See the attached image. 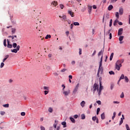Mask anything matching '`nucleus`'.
<instances>
[{
	"instance_id": "6ab92c4d",
	"label": "nucleus",
	"mask_w": 130,
	"mask_h": 130,
	"mask_svg": "<svg viewBox=\"0 0 130 130\" xmlns=\"http://www.w3.org/2000/svg\"><path fill=\"white\" fill-rule=\"evenodd\" d=\"M112 9H113V6H112V5H110L108 8V11H111V10H112Z\"/></svg>"
},
{
	"instance_id": "79ce46f5",
	"label": "nucleus",
	"mask_w": 130,
	"mask_h": 130,
	"mask_svg": "<svg viewBox=\"0 0 130 130\" xmlns=\"http://www.w3.org/2000/svg\"><path fill=\"white\" fill-rule=\"evenodd\" d=\"M120 98H124V93L123 92H122L121 95H120Z\"/></svg>"
},
{
	"instance_id": "e433bc0d",
	"label": "nucleus",
	"mask_w": 130,
	"mask_h": 130,
	"mask_svg": "<svg viewBox=\"0 0 130 130\" xmlns=\"http://www.w3.org/2000/svg\"><path fill=\"white\" fill-rule=\"evenodd\" d=\"M15 33H16V29L12 28V34H15Z\"/></svg>"
},
{
	"instance_id": "bf43d9fd",
	"label": "nucleus",
	"mask_w": 130,
	"mask_h": 130,
	"mask_svg": "<svg viewBox=\"0 0 130 130\" xmlns=\"http://www.w3.org/2000/svg\"><path fill=\"white\" fill-rule=\"evenodd\" d=\"M96 54V50H94L92 54L91 55V56H94Z\"/></svg>"
},
{
	"instance_id": "052dcab7",
	"label": "nucleus",
	"mask_w": 130,
	"mask_h": 130,
	"mask_svg": "<svg viewBox=\"0 0 130 130\" xmlns=\"http://www.w3.org/2000/svg\"><path fill=\"white\" fill-rule=\"evenodd\" d=\"M109 36V39H111L112 38V34L111 33H110Z\"/></svg>"
},
{
	"instance_id": "e2e57ef3",
	"label": "nucleus",
	"mask_w": 130,
	"mask_h": 130,
	"mask_svg": "<svg viewBox=\"0 0 130 130\" xmlns=\"http://www.w3.org/2000/svg\"><path fill=\"white\" fill-rule=\"evenodd\" d=\"M114 87V85L112 84V85H111V90H113Z\"/></svg>"
},
{
	"instance_id": "6e6552de",
	"label": "nucleus",
	"mask_w": 130,
	"mask_h": 130,
	"mask_svg": "<svg viewBox=\"0 0 130 130\" xmlns=\"http://www.w3.org/2000/svg\"><path fill=\"white\" fill-rule=\"evenodd\" d=\"M7 47L8 48H12V47H13V45L10 44L9 39H7Z\"/></svg>"
},
{
	"instance_id": "9d476101",
	"label": "nucleus",
	"mask_w": 130,
	"mask_h": 130,
	"mask_svg": "<svg viewBox=\"0 0 130 130\" xmlns=\"http://www.w3.org/2000/svg\"><path fill=\"white\" fill-rule=\"evenodd\" d=\"M68 14L69 15H70V16L72 17H75V15H74V12H73L71 10H69L68 11Z\"/></svg>"
},
{
	"instance_id": "f03ea898",
	"label": "nucleus",
	"mask_w": 130,
	"mask_h": 130,
	"mask_svg": "<svg viewBox=\"0 0 130 130\" xmlns=\"http://www.w3.org/2000/svg\"><path fill=\"white\" fill-rule=\"evenodd\" d=\"M103 90V87L102 86V84H101V82L100 83V89H98V92L99 94V96H100L101 95V92Z\"/></svg>"
},
{
	"instance_id": "680f3d73",
	"label": "nucleus",
	"mask_w": 130,
	"mask_h": 130,
	"mask_svg": "<svg viewBox=\"0 0 130 130\" xmlns=\"http://www.w3.org/2000/svg\"><path fill=\"white\" fill-rule=\"evenodd\" d=\"M41 130H45V128L43 126H41Z\"/></svg>"
},
{
	"instance_id": "aec40b11",
	"label": "nucleus",
	"mask_w": 130,
	"mask_h": 130,
	"mask_svg": "<svg viewBox=\"0 0 130 130\" xmlns=\"http://www.w3.org/2000/svg\"><path fill=\"white\" fill-rule=\"evenodd\" d=\"M51 5H53V6H54V7H56V6H57V2L54 1L52 2Z\"/></svg>"
},
{
	"instance_id": "f3484780",
	"label": "nucleus",
	"mask_w": 130,
	"mask_h": 130,
	"mask_svg": "<svg viewBox=\"0 0 130 130\" xmlns=\"http://www.w3.org/2000/svg\"><path fill=\"white\" fill-rule=\"evenodd\" d=\"M103 60V55L102 56L101 58V60L100 62V67H102V61Z\"/></svg>"
},
{
	"instance_id": "cd10ccee",
	"label": "nucleus",
	"mask_w": 130,
	"mask_h": 130,
	"mask_svg": "<svg viewBox=\"0 0 130 130\" xmlns=\"http://www.w3.org/2000/svg\"><path fill=\"white\" fill-rule=\"evenodd\" d=\"M73 25H74V26H80V23L78 22H74Z\"/></svg>"
},
{
	"instance_id": "1a4fd4ad",
	"label": "nucleus",
	"mask_w": 130,
	"mask_h": 130,
	"mask_svg": "<svg viewBox=\"0 0 130 130\" xmlns=\"http://www.w3.org/2000/svg\"><path fill=\"white\" fill-rule=\"evenodd\" d=\"M70 93H71L70 90H68V91H64L63 92V94H64L65 95V96H68V95H69V94H70Z\"/></svg>"
},
{
	"instance_id": "bb28decb",
	"label": "nucleus",
	"mask_w": 130,
	"mask_h": 130,
	"mask_svg": "<svg viewBox=\"0 0 130 130\" xmlns=\"http://www.w3.org/2000/svg\"><path fill=\"white\" fill-rule=\"evenodd\" d=\"M12 46L14 48H16V47L17 48V47H18V46H17V43H14L12 45Z\"/></svg>"
},
{
	"instance_id": "20e7f679",
	"label": "nucleus",
	"mask_w": 130,
	"mask_h": 130,
	"mask_svg": "<svg viewBox=\"0 0 130 130\" xmlns=\"http://www.w3.org/2000/svg\"><path fill=\"white\" fill-rule=\"evenodd\" d=\"M20 50V45H18L16 49H14L11 50L12 52H14V53H17L18 51Z\"/></svg>"
},
{
	"instance_id": "393cba45",
	"label": "nucleus",
	"mask_w": 130,
	"mask_h": 130,
	"mask_svg": "<svg viewBox=\"0 0 130 130\" xmlns=\"http://www.w3.org/2000/svg\"><path fill=\"white\" fill-rule=\"evenodd\" d=\"M62 125H63V127H67V123L64 121L61 123Z\"/></svg>"
},
{
	"instance_id": "c85d7f7f",
	"label": "nucleus",
	"mask_w": 130,
	"mask_h": 130,
	"mask_svg": "<svg viewBox=\"0 0 130 130\" xmlns=\"http://www.w3.org/2000/svg\"><path fill=\"white\" fill-rule=\"evenodd\" d=\"M77 91H78V89L75 88L73 91V94H76V93H77Z\"/></svg>"
},
{
	"instance_id": "f704fd0d",
	"label": "nucleus",
	"mask_w": 130,
	"mask_h": 130,
	"mask_svg": "<svg viewBox=\"0 0 130 130\" xmlns=\"http://www.w3.org/2000/svg\"><path fill=\"white\" fill-rule=\"evenodd\" d=\"M116 23H118V20L117 19H116L114 23H113V25L114 26H116Z\"/></svg>"
},
{
	"instance_id": "ddd939ff",
	"label": "nucleus",
	"mask_w": 130,
	"mask_h": 130,
	"mask_svg": "<svg viewBox=\"0 0 130 130\" xmlns=\"http://www.w3.org/2000/svg\"><path fill=\"white\" fill-rule=\"evenodd\" d=\"M103 52H104V49L103 50H101L98 53V56H100V55H103Z\"/></svg>"
},
{
	"instance_id": "864d4df0",
	"label": "nucleus",
	"mask_w": 130,
	"mask_h": 130,
	"mask_svg": "<svg viewBox=\"0 0 130 130\" xmlns=\"http://www.w3.org/2000/svg\"><path fill=\"white\" fill-rule=\"evenodd\" d=\"M1 115H5V114H6V112L4 111H1Z\"/></svg>"
},
{
	"instance_id": "5701e85b",
	"label": "nucleus",
	"mask_w": 130,
	"mask_h": 130,
	"mask_svg": "<svg viewBox=\"0 0 130 130\" xmlns=\"http://www.w3.org/2000/svg\"><path fill=\"white\" fill-rule=\"evenodd\" d=\"M70 120L73 123H75V122H76V120H75V119L74 118H73V117H70Z\"/></svg>"
},
{
	"instance_id": "a19ab883",
	"label": "nucleus",
	"mask_w": 130,
	"mask_h": 130,
	"mask_svg": "<svg viewBox=\"0 0 130 130\" xmlns=\"http://www.w3.org/2000/svg\"><path fill=\"white\" fill-rule=\"evenodd\" d=\"M100 111V108H98L96 110V114L98 115L99 114V112Z\"/></svg>"
},
{
	"instance_id": "4468645a",
	"label": "nucleus",
	"mask_w": 130,
	"mask_h": 130,
	"mask_svg": "<svg viewBox=\"0 0 130 130\" xmlns=\"http://www.w3.org/2000/svg\"><path fill=\"white\" fill-rule=\"evenodd\" d=\"M58 123V121L55 120V123L53 124V127H54V128H56V126Z\"/></svg>"
},
{
	"instance_id": "3c124183",
	"label": "nucleus",
	"mask_w": 130,
	"mask_h": 130,
	"mask_svg": "<svg viewBox=\"0 0 130 130\" xmlns=\"http://www.w3.org/2000/svg\"><path fill=\"white\" fill-rule=\"evenodd\" d=\"M109 26H110V27H111V26H112V19H111L110 21Z\"/></svg>"
},
{
	"instance_id": "de8ad7c7",
	"label": "nucleus",
	"mask_w": 130,
	"mask_h": 130,
	"mask_svg": "<svg viewBox=\"0 0 130 130\" xmlns=\"http://www.w3.org/2000/svg\"><path fill=\"white\" fill-rule=\"evenodd\" d=\"M21 116H25V115H26V113L24 112H22L21 113Z\"/></svg>"
},
{
	"instance_id": "72a5a7b5",
	"label": "nucleus",
	"mask_w": 130,
	"mask_h": 130,
	"mask_svg": "<svg viewBox=\"0 0 130 130\" xmlns=\"http://www.w3.org/2000/svg\"><path fill=\"white\" fill-rule=\"evenodd\" d=\"M48 111L50 112V113H52L53 111V109H52V108H49L48 109Z\"/></svg>"
},
{
	"instance_id": "49530a36",
	"label": "nucleus",
	"mask_w": 130,
	"mask_h": 130,
	"mask_svg": "<svg viewBox=\"0 0 130 130\" xmlns=\"http://www.w3.org/2000/svg\"><path fill=\"white\" fill-rule=\"evenodd\" d=\"M49 89V87H47V86L44 87V90H47V91H48Z\"/></svg>"
},
{
	"instance_id": "09e8293b",
	"label": "nucleus",
	"mask_w": 130,
	"mask_h": 130,
	"mask_svg": "<svg viewBox=\"0 0 130 130\" xmlns=\"http://www.w3.org/2000/svg\"><path fill=\"white\" fill-rule=\"evenodd\" d=\"M79 87H80V83H78L76 86L75 88L78 89Z\"/></svg>"
},
{
	"instance_id": "4c0bfd02",
	"label": "nucleus",
	"mask_w": 130,
	"mask_h": 130,
	"mask_svg": "<svg viewBox=\"0 0 130 130\" xmlns=\"http://www.w3.org/2000/svg\"><path fill=\"white\" fill-rule=\"evenodd\" d=\"M86 118V116H85V114H83L81 115V119H85Z\"/></svg>"
},
{
	"instance_id": "2eb2a0df",
	"label": "nucleus",
	"mask_w": 130,
	"mask_h": 130,
	"mask_svg": "<svg viewBox=\"0 0 130 130\" xmlns=\"http://www.w3.org/2000/svg\"><path fill=\"white\" fill-rule=\"evenodd\" d=\"M120 68H121V66L116 64V66H115L116 70H117V71H120Z\"/></svg>"
},
{
	"instance_id": "c9c22d12",
	"label": "nucleus",
	"mask_w": 130,
	"mask_h": 130,
	"mask_svg": "<svg viewBox=\"0 0 130 130\" xmlns=\"http://www.w3.org/2000/svg\"><path fill=\"white\" fill-rule=\"evenodd\" d=\"M115 115H116V113H115V112H114L113 116L112 117V119H113H113H114V118H115Z\"/></svg>"
},
{
	"instance_id": "423d86ee",
	"label": "nucleus",
	"mask_w": 130,
	"mask_h": 130,
	"mask_svg": "<svg viewBox=\"0 0 130 130\" xmlns=\"http://www.w3.org/2000/svg\"><path fill=\"white\" fill-rule=\"evenodd\" d=\"M123 31V29L122 28H119L118 31V36H120L122 35V31Z\"/></svg>"
},
{
	"instance_id": "37998d69",
	"label": "nucleus",
	"mask_w": 130,
	"mask_h": 130,
	"mask_svg": "<svg viewBox=\"0 0 130 130\" xmlns=\"http://www.w3.org/2000/svg\"><path fill=\"white\" fill-rule=\"evenodd\" d=\"M4 66H5V63L4 62H2L1 64L0 68L1 69H2V68H4Z\"/></svg>"
},
{
	"instance_id": "13d9d810",
	"label": "nucleus",
	"mask_w": 130,
	"mask_h": 130,
	"mask_svg": "<svg viewBox=\"0 0 130 130\" xmlns=\"http://www.w3.org/2000/svg\"><path fill=\"white\" fill-rule=\"evenodd\" d=\"M113 103H114V104H119V102L114 101Z\"/></svg>"
},
{
	"instance_id": "5fc2aeb1",
	"label": "nucleus",
	"mask_w": 130,
	"mask_h": 130,
	"mask_svg": "<svg viewBox=\"0 0 130 130\" xmlns=\"http://www.w3.org/2000/svg\"><path fill=\"white\" fill-rule=\"evenodd\" d=\"M96 103L99 104V105H101V101H97Z\"/></svg>"
},
{
	"instance_id": "6e6d98bb",
	"label": "nucleus",
	"mask_w": 130,
	"mask_h": 130,
	"mask_svg": "<svg viewBox=\"0 0 130 130\" xmlns=\"http://www.w3.org/2000/svg\"><path fill=\"white\" fill-rule=\"evenodd\" d=\"M64 7V6H63V5H62V4L60 5V8L61 9V10H62V9H63Z\"/></svg>"
},
{
	"instance_id": "2f4dec72",
	"label": "nucleus",
	"mask_w": 130,
	"mask_h": 130,
	"mask_svg": "<svg viewBox=\"0 0 130 130\" xmlns=\"http://www.w3.org/2000/svg\"><path fill=\"white\" fill-rule=\"evenodd\" d=\"M4 45L5 47H7V40L5 39L4 40Z\"/></svg>"
},
{
	"instance_id": "7c9ffc66",
	"label": "nucleus",
	"mask_w": 130,
	"mask_h": 130,
	"mask_svg": "<svg viewBox=\"0 0 130 130\" xmlns=\"http://www.w3.org/2000/svg\"><path fill=\"white\" fill-rule=\"evenodd\" d=\"M113 55H114V53H112L110 57V60H112V58H113Z\"/></svg>"
},
{
	"instance_id": "c03bdc74",
	"label": "nucleus",
	"mask_w": 130,
	"mask_h": 130,
	"mask_svg": "<svg viewBox=\"0 0 130 130\" xmlns=\"http://www.w3.org/2000/svg\"><path fill=\"white\" fill-rule=\"evenodd\" d=\"M125 127H126V128L127 130H130L129 126H128V125L127 124H126L125 125Z\"/></svg>"
},
{
	"instance_id": "a18cd8bd",
	"label": "nucleus",
	"mask_w": 130,
	"mask_h": 130,
	"mask_svg": "<svg viewBox=\"0 0 130 130\" xmlns=\"http://www.w3.org/2000/svg\"><path fill=\"white\" fill-rule=\"evenodd\" d=\"M109 74H110V75H115L114 72L111 71L109 72Z\"/></svg>"
},
{
	"instance_id": "774afa93",
	"label": "nucleus",
	"mask_w": 130,
	"mask_h": 130,
	"mask_svg": "<svg viewBox=\"0 0 130 130\" xmlns=\"http://www.w3.org/2000/svg\"><path fill=\"white\" fill-rule=\"evenodd\" d=\"M128 24L130 25V15H129V18H128Z\"/></svg>"
},
{
	"instance_id": "b1692460",
	"label": "nucleus",
	"mask_w": 130,
	"mask_h": 130,
	"mask_svg": "<svg viewBox=\"0 0 130 130\" xmlns=\"http://www.w3.org/2000/svg\"><path fill=\"white\" fill-rule=\"evenodd\" d=\"M102 71H103V68H102V66L100 67V64L98 72H102Z\"/></svg>"
},
{
	"instance_id": "473e14b6",
	"label": "nucleus",
	"mask_w": 130,
	"mask_h": 130,
	"mask_svg": "<svg viewBox=\"0 0 130 130\" xmlns=\"http://www.w3.org/2000/svg\"><path fill=\"white\" fill-rule=\"evenodd\" d=\"M124 37L123 36H120L119 37V41H122L123 40V38H124Z\"/></svg>"
},
{
	"instance_id": "603ef678",
	"label": "nucleus",
	"mask_w": 130,
	"mask_h": 130,
	"mask_svg": "<svg viewBox=\"0 0 130 130\" xmlns=\"http://www.w3.org/2000/svg\"><path fill=\"white\" fill-rule=\"evenodd\" d=\"M119 60V61H120L121 64L123 63V61H124V59H122L121 60Z\"/></svg>"
},
{
	"instance_id": "dca6fc26",
	"label": "nucleus",
	"mask_w": 130,
	"mask_h": 130,
	"mask_svg": "<svg viewBox=\"0 0 130 130\" xmlns=\"http://www.w3.org/2000/svg\"><path fill=\"white\" fill-rule=\"evenodd\" d=\"M85 104H86V102L85 101H83L81 103L80 105L82 107H85Z\"/></svg>"
},
{
	"instance_id": "4d7b16f0",
	"label": "nucleus",
	"mask_w": 130,
	"mask_h": 130,
	"mask_svg": "<svg viewBox=\"0 0 130 130\" xmlns=\"http://www.w3.org/2000/svg\"><path fill=\"white\" fill-rule=\"evenodd\" d=\"M79 54L80 55H81V54H82V49L79 48Z\"/></svg>"
},
{
	"instance_id": "ea45409f",
	"label": "nucleus",
	"mask_w": 130,
	"mask_h": 130,
	"mask_svg": "<svg viewBox=\"0 0 130 130\" xmlns=\"http://www.w3.org/2000/svg\"><path fill=\"white\" fill-rule=\"evenodd\" d=\"M3 107H5L6 108H8L9 107V104L3 105Z\"/></svg>"
},
{
	"instance_id": "338daca9",
	"label": "nucleus",
	"mask_w": 130,
	"mask_h": 130,
	"mask_svg": "<svg viewBox=\"0 0 130 130\" xmlns=\"http://www.w3.org/2000/svg\"><path fill=\"white\" fill-rule=\"evenodd\" d=\"M118 24H119L120 26H122V22H118Z\"/></svg>"
},
{
	"instance_id": "a211bd4d",
	"label": "nucleus",
	"mask_w": 130,
	"mask_h": 130,
	"mask_svg": "<svg viewBox=\"0 0 130 130\" xmlns=\"http://www.w3.org/2000/svg\"><path fill=\"white\" fill-rule=\"evenodd\" d=\"M101 117L102 119H105V114H104V113H102L101 115Z\"/></svg>"
},
{
	"instance_id": "f8f14e48",
	"label": "nucleus",
	"mask_w": 130,
	"mask_h": 130,
	"mask_svg": "<svg viewBox=\"0 0 130 130\" xmlns=\"http://www.w3.org/2000/svg\"><path fill=\"white\" fill-rule=\"evenodd\" d=\"M124 78H125V77H124V74H122L118 80V82H120L121 80H124Z\"/></svg>"
},
{
	"instance_id": "a878e982",
	"label": "nucleus",
	"mask_w": 130,
	"mask_h": 130,
	"mask_svg": "<svg viewBox=\"0 0 130 130\" xmlns=\"http://www.w3.org/2000/svg\"><path fill=\"white\" fill-rule=\"evenodd\" d=\"M115 16H116L117 19H119V13H118V12L115 13Z\"/></svg>"
},
{
	"instance_id": "7ed1b4c3",
	"label": "nucleus",
	"mask_w": 130,
	"mask_h": 130,
	"mask_svg": "<svg viewBox=\"0 0 130 130\" xmlns=\"http://www.w3.org/2000/svg\"><path fill=\"white\" fill-rule=\"evenodd\" d=\"M98 88H99V85L96 83H94L93 86V93H95L96 90L98 91V90L99 89Z\"/></svg>"
},
{
	"instance_id": "9b49d317",
	"label": "nucleus",
	"mask_w": 130,
	"mask_h": 130,
	"mask_svg": "<svg viewBox=\"0 0 130 130\" xmlns=\"http://www.w3.org/2000/svg\"><path fill=\"white\" fill-rule=\"evenodd\" d=\"M88 13L89 14H91L92 12V6H90V5H88Z\"/></svg>"
},
{
	"instance_id": "4be33fe9",
	"label": "nucleus",
	"mask_w": 130,
	"mask_h": 130,
	"mask_svg": "<svg viewBox=\"0 0 130 130\" xmlns=\"http://www.w3.org/2000/svg\"><path fill=\"white\" fill-rule=\"evenodd\" d=\"M116 65L117 66H120L121 67H122L121 64L120 63V61H119V60L117 61V62H116Z\"/></svg>"
},
{
	"instance_id": "58836bf2",
	"label": "nucleus",
	"mask_w": 130,
	"mask_h": 130,
	"mask_svg": "<svg viewBox=\"0 0 130 130\" xmlns=\"http://www.w3.org/2000/svg\"><path fill=\"white\" fill-rule=\"evenodd\" d=\"M123 123V120H122V118H121V120L119 122V125H121L122 123Z\"/></svg>"
},
{
	"instance_id": "f257e3e1",
	"label": "nucleus",
	"mask_w": 130,
	"mask_h": 130,
	"mask_svg": "<svg viewBox=\"0 0 130 130\" xmlns=\"http://www.w3.org/2000/svg\"><path fill=\"white\" fill-rule=\"evenodd\" d=\"M8 38H12V41L13 42H17L18 41V40L17 39V36H8Z\"/></svg>"
},
{
	"instance_id": "412c9836",
	"label": "nucleus",
	"mask_w": 130,
	"mask_h": 130,
	"mask_svg": "<svg viewBox=\"0 0 130 130\" xmlns=\"http://www.w3.org/2000/svg\"><path fill=\"white\" fill-rule=\"evenodd\" d=\"M124 79H125L124 81L125 82V83H128L129 81V80L128 79V78H127V77L126 76H125Z\"/></svg>"
},
{
	"instance_id": "c756f323",
	"label": "nucleus",
	"mask_w": 130,
	"mask_h": 130,
	"mask_svg": "<svg viewBox=\"0 0 130 130\" xmlns=\"http://www.w3.org/2000/svg\"><path fill=\"white\" fill-rule=\"evenodd\" d=\"M45 38V39H48V38L50 39L51 38V36L50 35H47Z\"/></svg>"
},
{
	"instance_id": "0e129e2a",
	"label": "nucleus",
	"mask_w": 130,
	"mask_h": 130,
	"mask_svg": "<svg viewBox=\"0 0 130 130\" xmlns=\"http://www.w3.org/2000/svg\"><path fill=\"white\" fill-rule=\"evenodd\" d=\"M45 93V95H47V94H48V91L45 90L44 91Z\"/></svg>"
},
{
	"instance_id": "8fccbe9b",
	"label": "nucleus",
	"mask_w": 130,
	"mask_h": 130,
	"mask_svg": "<svg viewBox=\"0 0 130 130\" xmlns=\"http://www.w3.org/2000/svg\"><path fill=\"white\" fill-rule=\"evenodd\" d=\"M98 118L96 117V116L92 117V119L93 121H95Z\"/></svg>"
},
{
	"instance_id": "0eeeda50",
	"label": "nucleus",
	"mask_w": 130,
	"mask_h": 130,
	"mask_svg": "<svg viewBox=\"0 0 130 130\" xmlns=\"http://www.w3.org/2000/svg\"><path fill=\"white\" fill-rule=\"evenodd\" d=\"M119 15H120V16L123 15V8H120L119 9Z\"/></svg>"
},
{
	"instance_id": "39448f33",
	"label": "nucleus",
	"mask_w": 130,
	"mask_h": 130,
	"mask_svg": "<svg viewBox=\"0 0 130 130\" xmlns=\"http://www.w3.org/2000/svg\"><path fill=\"white\" fill-rule=\"evenodd\" d=\"M59 17L60 18L61 21H64V22L68 21L66 15H63L62 16H59Z\"/></svg>"
},
{
	"instance_id": "69168bd1",
	"label": "nucleus",
	"mask_w": 130,
	"mask_h": 130,
	"mask_svg": "<svg viewBox=\"0 0 130 130\" xmlns=\"http://www.w3.org/2000/svg\"><path fill=\"white\" fill-rule=\"evenodd\" d=\"M73 27H74V24H71L70 25V28H71V29H73Z\"/></svg>"
}]
</instances>
